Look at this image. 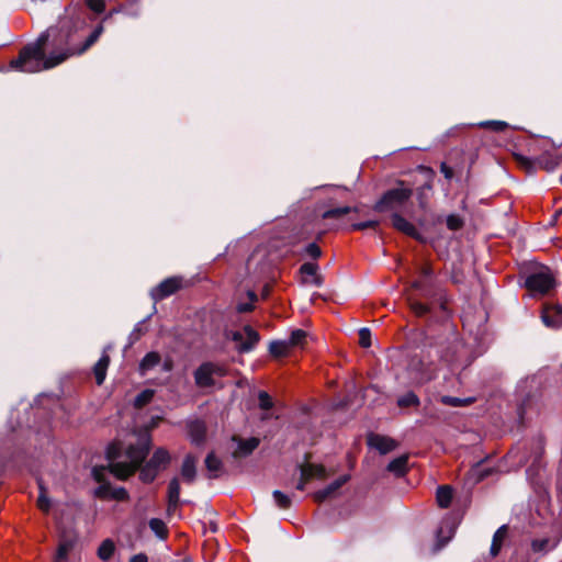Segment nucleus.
Listing matches in <instances>:
<instances>
[{"label": "nucleus", "mask_w": 562, "mask_h": 562, "mask_svg": "<svg viewBox=\"0 0 562 562\" xmlns=\"http://www.w3.org/2000/svg\"><path fill=\"white\" fill-rule=\"evenodd\" d=\"M175 497H176V479H172L169 483V510L173 509L176 506Z\"/></svg>", "instance_id": "09e8293b"}, {"label": "nucleus", "mask_w": 562, "mask_h": 562, "mask_svg": "<svg viewBox=\"0 0 562 562\" xmlns=\"http://www.w3.org/2000/svg\"><path fill=\"white\" fill-rule=\"evenodd\" d=\"M196 475V458L189 454L184 458L182 467H181V476L182 479L191 483L195 479Z\"/></svg>", "instance_id": "412c9836"}, {"label": "nucleus", "mask_w": 562, "mask_h": 562, "mask_svg": "<svg viewBox=\"0 0 562 562\" xmlns=\"http://www.w3.org/2000/svg\"><path fill=\"white\" fill-rule=\"evenodd\" d=\"M407 462L408 457L401 456L389 463L387 470L398 476H402L407 472Z\"/></svg>", "instance_id": "cd10ccee"}, {"label": "nucleus", "mask_w": 562, "mask_h": 562, "mask_svg": "<svg viewBox=\"0 0 562 562\" xmlns=\"http://www.w3.org/2000/svg\"><path fill=\"white\" fill-rule=\"evenodd\" d=\"M259 407L263 411H268L273 407V401L266 391L258 393Z\"/></svg>", "instance_id": "a19ab883"}, {"label": "nucleus", "mask_w": 562, "mask_h": 562, "mask_svg": "<svg viewBox=\"0 0 562 562\" xmlns=\"http://www.w3.org/2000/svg\"><path fill=\"white\" fill-rule=\"evenodd\" d=\"M153 396H154V391H151V390H145V391L140 392L134 400V406L136 408L144 407L146 404H148L153 400Z\"/></svg>", "instance_id": "4c0bfd02"}, {"label": "nucleus", "mask_w": 562, "mask_h": 562, "mask_svg": "<svg viewBox=\"0 0 562 562\" xmlns=\"http://www.w3.org/2000/svg\"><path fill=\"white\" fill-rule=\"evenodd\" d=\"M37 504H38V507L43 512H48V509L50 507V501L46 496L45 490H44V487L42 485H40V495H38Z\"/></svg>", "instance_id": "37998d69"}, {"label": "nucleus", "mask_w": 562, "mask_h": 562, "mask_svg": "<svg viewBox=\"0 0 562 562\" xmlns=\"http://www.w3.org/2000/svg\"><path fill=\"white\" fill-rule=\"evenodd\" d=\"M176 292V277H170L150 291L151 299L157 302Z\"/></svg>", "instance_id": "dca6fc26"}, {"label": "nucleus", "mask_w": 562, "mask_h": 562, "mask_svg": "<svg viewBox=\"0 0 562 562\" xmlns=\"http://www.w3.org/2000/svg\"><path fill=\"white\" fill-rule=\"evenodd\" d=\"M130 562H148V559H147L146 554L138 553V554L133 555L130 559Z\"/></svg>", "instance_id": "3c124183"}, {"label": "nucleus", "mask_w": 562, "mask_h": 562, "mask_svg": "<svg viewBox=\"0 0 562 562\" xmlns=\"http://www.w3.org/2000/svg\"><path fill=\"white\" fill-rule=\"evenodd\" d=\"M392 225L395 229L412 238H415L417 240L422 239V235L419 234L415 225L397 213L392 215Z\"/></svg>", "instance_id": "4468645a"}, {"label": "nucleus", "mask_w": 562, "mask_h": 562, "mask_svg": "<svg viewBox=\"0 0 562 562\" xmlns=\"http://www.w3.org/2000/svg\"><path fill=\"white\" fill-rule=\"evenodd\" d=\"M349 481V475H342L336 481H334L331 484H329L327 487L319 490L314 493L313 497L314 501L317 503H323L328 497H330L337 490H339L344 484H346Z\"/></svg>", "instance_id": "f3484780"}, {"label": "nucleus", "mask_w": 562, "mask_h": 562, "mask_svg": "<svg viewBox=\"0 0 562 562\" xmlns=\"http://www.w3.org/2000/svg\"><path fill=\"white\" fill-rule=\"evenodd\" d=\"M446 224L450 231H459L463 227L464 222L459 215L450 214L446 220Z\"/></svg>", "instance_id": "58836bf2"}, {"label": "nucleus", "mask_w": 562, "mask_h": 562, "mask_svg": "<svg viewBox=\"0 0 562 562\" xmlns=\"http://www.w3.org/2000/svg\"><path fill=\"white\" fill-rule=\"evenodd\" d=\"M322 254L323 251L316 243L308 244L303 250V255L312 259H318Z\"/></svg>", "instance_id": "ea45409f"}, {"label": "nucleus", "mask_w": 562, "mask_h": 562, "mask_svg": "<svg viewBox=\"0 0 562 562\" xmlns=\"http://www.w3.org/2000/svg\"><path fill=\"white\" fill-rule=\"evenodd\" d=\"M205 468L209 479H217L222 475L224 468L220 458L214 452H210L205 458Z\"/></svg>", "instance_id": "aec40b11"}, {"label": "nucleus", "mask_w": 562, "mask_h": 562, "mask_svg": "<svg viewBox=\"0 0 562 562\" xmlns=\"http://www.w3.org/2000/svg\"><path fill=\"white\" fill-rule=\"evenodd\" d=\"M286 341L290 345L291 349L296 347H303L306 341V331H304L303 329H295L291 333Z\"/></svg>", "instance_id": "72a5a7b5"}, {"label": "nucleus", "mask_w": 562, "mask_h": 562, "mask_svg": "<svg viewBox=\"0 0 562 562\" xmlns=\"http://www.w3.org/2000/svg\"><path fill=\"white\" fill-rule=\"evenodd\" d=\"M150 435L148 427L130 434L125 441L114 442L106 450L108 467H94L93 479L100 483L95 494L100 497H111L123 501L127 492L123 487H111L105 483V472H110L120 480L132 475L149 452Z\"/></svg>", "instance_id": "f03ea898"}, {"label": "nucleus", "mask_w": 562, "mask_h": 562, "mask_svg": "<svg viewBox=\"0 0 562 562\" xmlns=\"http://www.w3.org/2000/svg\"><path fill=\"white\" fill-rule=\"evenodd\" d=\"M440 402L448 406L462 407V406L471 405L474 402V398L473 397L459 398V397H454V396L445 395L440 398Z\"/></svg>", "instance_id": "473e14b6"}, {"label": "nucleus", "mask_w": 562, "mask_h": 562, "mask_svg": "<svg viewBox=\"0 0 562 562\" xmlns=\"http://www.w3.org/2000/svg\"><path fill=\"white\" fill-rule=\"evenodd\" d=\"M408 301H409V307L416 316L422 317V316L427 315L430 312L429 305L422 303L414 299H409Z\"/></svg>", "instance_id": "c9c22d12"}, {"label": "nucleus", "mask_w": 562, "mask_h": 562, "mask_svg": "<svg viewBox=\"0 0 562 562\" xmlns=\"http://www.w3.org/2000/svg\"><path fill=\"white\" fill-rule=\"evenodd\" d=\"M109 363H110V358L106 355V349H104L103 355L101 356V358L99 359V361L95 363V366L93 368V372H94V376H95V381H97L98 385H101L104 382Z\"/></svg>", "instance_id": "4be33fe9"}, {"label": "nucleus", "mask_w": 562, "mask_h": 562, "mask_svg": "<svg viewBox=\"0 0 562 562\" xmlns=\"http://www.w3.org/2000/svg\"><path fill=\"white\" fill-rule=\"evenodd\" d=\"M453 491L449 485H441L437 488L436 501L439 507L448 508L451 505Z\"/></svg>", "instance_id": "b1692460"}, {"label": "nucleus", "mask_w": 562, "mask_h": 562, "mask_svg": "<svg viewBox=\"0 0 562 562\" xmlns=\"http://www.w3.org/2000/svg\"><path fill=\"white\" fill-rule=\"evenodd\" d=\"M239 312H250L252 311V304H241L238 306Z\"/></svg>", "instance_id": "864d4df0"}, {"label": "nucleus", "mask_w": 562, "mask_h": 562, "mask_svg": "<svg viewBox=\"0 0 562 562\" xmlns=\"http://www.w3.org/2000/svg\"><path fill=\"white\" fill-rule=\"evenodd\" d=\"M210 530H211L212 532H216V531H217V525H216L215 522H212V521H211V522H210Z\"/></svg>", "instance_id": "4d7b16f0"}, {"label": "nucleus", "mask_w": 562, "mask_h": 562, "mask_svg": "<svg viewBox=\"0 0 562 562\" xmlns=\"http://www.w3.org/2000/svg\"><path fill=\"white\" fill-rule=\"evenodd\" d=\"M299 272L302 276V283H312L316 286H321L323 284V278L318 273L317 263L305 262L300 267Z\"/></svg>", "instance_id": "ddd939ff"}, {"label": "nucleus", "mask_w": 562, "mask_h": 562, "mask_svg": "<svg viewBox=\"0 0 562 562\" xmlns=\"http://www.w3.org/2000/svg\"><path fill=\"white\" fill-rule=\"evenodd\" d=\"M225 338L234 341L236 350L240 353L252 350L260 340L258 331L249 325L241 330H225Z\"/></svg>", "instance_id": "423d86ee"}, {"label": "nucleus", "mask_w": 562, "mask_h": 562, "mask_svg": "<svg viewBox=\"0 0 562 562\" xmlns=\"http://www.w3.org/2000/svg\"><path fill=\"white\" fill-rule=\"evenodd\" d=\"M187 435L191 442L200 446L206 439V424L203 419L192 418L186 423Z\"/></svg>", "instance_id": "9d476101"}, {"label": "nucleus", "mask_w": 562, "mask_h": 562, "mask_svg": "<svg viewBox=\"0 0 562 562\" xmlns=\"http://www.w3.org/2000/svg\"><path fill=\"white\" fill-rule=\"evenodd\" d=\"M367 443L381 454H386L397 447V442L393 438L373 432L368 435Z\"/></svg>", "instance_id": "9b49d317"}, {"label": "nucleus", "mask_w": 562, "mask_h": 562, "mask_svg": "<svg viewBox=\"0 0 562 562\" xmlns=\"http://www.w3.org/2000/svg\"><path fill=\"white\" fill-rule=\"evenodd\" d=\"M160 361V357L157 352H148L139 363L140 374H146L149 370L156 367Z\"/></svg>", "instance_id": "c756f323"}, {"label": "nucleus", "mask_w": 562, "mask_h": 562, "mask_svg": "<svg viewBox=\"0 0 562 562\" xmlns=\"http://www.w3.org/2000/svg\"><path fill=\"white\" fill-rule=\"evenodd\" d=\"M403 182H400V187L387 190L373 206L376 212L394 211L402 207L413 195L411 188L403 187Z\"/></svg>", "instance_id": "20e7f679"}, {"label": "nucleus", "mask_w": 562, "mask_h": 562, "mask_svg": "<svg viewBox=\"0 0 562 562\" xmlns=\"http://www.w3.org/2000/svg\"><path fill=\"white\" fill-rule=\"evenodd\" d=\"M559 539H550V538H542V539H535L531 542V549L536 553H547L550 550L554 549L558 546Z\"/></svg>", "instance_id": "393cba45"}, {"label": "nucleus", "mask_w": 562, "mask_h": 562, "mask_svg": "<svg viewBox=\"0 0 562 562\" xmlns=\"http://www.w3.org/2000/svg\"><path fill=\"white\" fill-rule=\"evenodd\" d=\"M307 480H306V476L303 477L301 474H300V479H299V482L297 484L295 485V488L299 490V491H304L305 488V485L307 484Z\"/></svg>", "instance_id": "603ef678"}, {"label": "nucleus", "mask_w": 562, "mask_h": 562, "mask_svg": "<svg viewBox=\"0 0 562 562\" xmlns=\"http://www.w3.org/2000/svg\"><path fill=\"white\" fill-rule=\"evenodd\" d=\"M273 498H274L277 506L281 509H288L292 505L291 497L280 491L273 492Z\"/></svg>", "instance_id": "e433bc0d"}, {"label": "nucleus", "mask_w": 562, "mask_h": 562, "mask_svg": "<svg viewBox=\"0 0 562 562\" xmlns=\"http://www.w3.org/2000/svg\"><path fill=\"white\" fill-rule=\"evenodd\" d=\"M300 473L303 477L306 476L307 482L313 479H325L326 470L322 464L306 463L300 465Z\"/></svg>", "instance_id": "6ab92c4d"}, {"label": "nucleus", "mask_w": 562, "mask_h": 562, "mask_svg": "<svg viewBox=\"0 0 562 562\" xmlns=\"http://www.w3.org/2000/svg\"><path fill=\"white\" fill-rule=\"evenodd\" d=\"M496 472L495 468L492 467H485L482 462L476 463L474 467L471 468L469 471V480L473 483H480L486 477L493 475Z\"/></svg>", "instance_id": "a211bd4d"}, {"label": "nucleus", "mask_w": 562, "mask_h": 562, "mask_svg": "<svg viewBox=\"0 0 562 562\" xmlns=\"http://www.w3.org/2000/svg\"><path fill=\"white\" fill-rule=\"evenodd\" d=\"M249 296H250V299H251V300H256V299H257L256 294H255V293H252V292H251V293H249Z\"/></svg>", "instance_id": "bf43d9fd"}, {"label": "nucleus", "mask_w": 562, "mask_h": 562, "mask_svg": "<svg viewBox=\"0 0 562 562\" xmlns=\"http://www.w3.org/2000/svg\"><path fill=\"white\" fill-rule=\"evenodd\" d=\"M114 550V542L111 539H105L98 549V557L102 561H108L112 558Z\"/></svg>", "instance_id": "2f4dec72"}, {"label": "nucleus", "mask_w": 562, "mask_h": 562, "mask_svg": "<svg viewBox=\"0 0 562 562\" xmlns=\"http://www.w3.org/2000/svg\"><path fill=\"white\" fill-rule=\"evenodd\" d=\"M70 544L69 543H60L57 550L55 562H65L67 559V554L69 552Z\"/></svg>", "instance_id": "a18cd8bd"}, {"label": "nucleus", "mask_w": 562, "mask_h": 562, "mask_svg": "<svg viewBox=\"0 0 562 562\" xmlns=\"http://www.w3.org/2000/svg\"><path fill=\"white\" fill-rule=\"evenodd\" d=\"M413 370L416 371L415 380L419 384L427 383L435 379L438 371L434 363L429 362L425 366L423 361L418 362V367L417 364H413Z\"/></svg>", "instance_id": "2eb2a0df"}, {"label": "nucleus", "mask_w": 562, "mask_h": 562, "mask_svg": "<svg viewBox=\"0 0 562 562\" xmlns=\"http://www.w3.org/2000/svg\"><path fill=\"white\" fill-rule=\"evenodd\" d=\"M359 345L363 348L371 346V331L368 328H361L359 330Z\"/></svg>", "instance_id": "c03bdc74"}, {"label": "nucleus", "mask_w": 562, "mask_h": 562, "mask_svg": "<svg viewBox=\"0 0 562 562\" xmlns=\"http://www.w3.org/2000/svg\"><path fill=\"white\" fill-rule=\"evenodd\" d=\"M432 267L426 262L419 268L420 279L412 282L411 288L420 291L424 297H430L432 294V288L428 280L432 277Z\"/></svg>", "instance_id": "1a4fd4ad"}, {"label": "nucleus", "mask_w": 562, "mask_h": 562, "mask_svg": "<svg viewBox=\"0 0 562 562\" xmlns=\"http://www.w3.org/2000/svg\"><path fill=\"white\" fill-rule=\"evenodd\" d=\"M177 539H178V547L187 543V541H188L187 537L183 533H179V532H178Z\"/></svg>", "instance_id": "5fc2aeb1"}, {"label": "nucleus", "mask_w": 562, "mask_h": 562, "mask_svg": "<svg viewBox=\"0 0 562 562\" xmlns=\"http://www.w3.org/2000/svg\"><path fill=\"white\" fill-rule=\"evenodd\" d=\"M524 285L532 297H543L555 289L557 276L548 266L535 265L526 272Z\"/></svg>", "instance_id": "7ed1b4c3"}, {"label": "nucleus", "mask_w": 562, "mask_h": 562, "mask_svg": "<svg viewBox=\"0 0 562 562\" xmlns=\"http://www.w3.org/2000/svg\"><path fill=\"white\" fill-rule=\"evenodd\" d=\"M541 319L547 327L558 329L562 326V306L544 304Z\"/></svg>", "instance_id": "f8f14e48"}, {"label": "nucleus", "mask_w": 562, "mask_h": 562, "mask_svg": "<svg viewBox=\"0 0 562 562\" xmlns=\"http://www.w3.org/2000/svg\"><path fill=\"white\" fill-rule=\"evenodd\" d=\"M440 171L443 173L445 178L450 180L453 177V170L446 162L440 165Z\"/></svg>", "instance_id": "8fccbe9b"}, {"label": "nucleus", "mask_w": 562, "mask_h": 562, "mask_svg": "<svg viewBox=\"0 0 562 562\" xmlns=\"http://www.w3.org/2000/svg\"><path fill=\"white\" fill-rule=\"evenodd\" d=\"M158 420H160V417H151V424H150V427H155L158 423Z\"/></svg>", "instance_id": "13d9d810"}, {"label": "nucleus", "mask_w": 562, "mask_h": 562, "mask_svg": "<svg viewBox=\"0 0 562 562\" xmlns=\"http://www.w3.org/2000/svg\"><path fill=\"white\" fill-rule=\"evenodd\" d=\"M291 350L286 340H274L269 346V352L274 358L286 357Z\"/></svg>", "instance_id": "a878e982"}, {"label": "nucleus", "mask_w": 562, "mask_h": 562, "mask_svg": "<svg viewBox=\"0 0 562 562\" xmlns=\"http://www.w3.org/2000/svg\"><path fill=\"white\" fill-rule=\"evenodd\" d=\"M378 226H379V221L370 220V221L360 222V223H352L349 226V231H364L367 228L375 229Z\"/></svg>", "instance_id": "79ce46f5"}, {"label": "nucleus", "mask_w": 562, "mask_h": 562, "mask_svg": "<svg viewBox=\"0 0 562 562\" xmlns=\"http://www.w3.org/2000/svg\"><path fill=\"white\" fill-rule=\"evenodd\" d=\"M168 460L169 456L165 450H157L149 460V462L146 464V467L142 469L140 479L144 482H151L156 476L157 470L160 467H165Z\"/></svg>", "instance_id": "6e6552de"}, {"label": "nucleus", "mask_w": 562, "mask_h": 562, "mask_svg": "<svg viewBox=\"0 0 562 562\" xmlns=\"http://www.w3.org/2000/svg\"><path fill=\"white\" fill-rule=\"evenodd\" d=\"M149 529L160 540H165L168 537V528L165 521L160 518H151L148 521Z\"/></svg>", "instance_id": "c85d7f7f"}, {"label": "nucleus", "mask_w": 562, "mask_h": 562, "mask_svg": "<svg viewBox=\"0 0 562 562\" xmlns=\"http://www.w3.org/2000/svg\"><path fill=\"white\" fill-rule=\"evenodd\" d=\"M227 374V367L216 362H204L194 371V381L198 387L206 389L216 385V379Z\"/></svg>", "instance_id": "39448f33"}, {"label": "nucleus", "mask_w": 562, "mask_h": 562, "mask_svg": "<svg viewBox=\"0 0 562 562\" xmlns=\"http://www.w3.org/2000/svg\"><path fill=\"white\" fill-rule=\"evenodd\" d=\"M259 446V439L252 437L247 440H240L234 457L250 454Z\"/></svg>", "instance_id": "bb28decb"}, {"label": "nucleus", "mask_w": 562, "mask_h": 562, "mask_svg": "<svg viewBox=\"0 0 562 562\" xmlns=\"http://www.w3.org/2000/svg\"><path fill=\"white\" fill-rule=\"evenodd\" d=\"M484 127H490L493 131L502 132L507 127V123L503 121H490L482 124Z\"/></svg>", "instance_id": "de8ad7c7"}, {"label": "nucleus", "mask_w": 562, "mask_h": 562, "mask_svg": "<svg viewBox=\"0 0 562 562\" xmlns=\"http://www.w3.org/2000/svg\"><path fill=\"white\" fill-rule=\"evenodd\" d=\"M517 164L525 168L528 172L536 170L537 168H541L544 170H553L559 165L558 157H554L552 154H543L537 158H529L521 154L514 155Z\"/></svg>", "instance_id": "0eeeda50"}, {"label": "nucleus", "mask_w": 562, "mask_h": 562, "mask_svg": "<svg viewBox=\"0 0 562 562\" xmlns=\"http://www.w3.org/2000/svg\"><path fill=\"white\" fill-rule=\"evenodd\" d=\"M87 5L97 13H101L105 9L104 0H87Z\"/></svg>", "instance_id": "49530a36"}, {"label": "nucleus", "mask_w": 562, "mask_h": 562, "mask_svg": "<svg viewBox=\"0 0 562 562\" xmlns=\"http://www.w3.org/2000/svg\"><path fill=\"white\" fill-rule=\"evenodd\" d=\"M178 562H193V560L191 559V557L184 555L180 560L178 559Z\"/></svg>", "instance_id": "6e6d98bb"}, {"label": "nucleus", "mask_w": 562, "mask_h": 562, "mask_svg": "<svg viewBox=\"0 0 562 562\" xmlns=\"http://www.w3.org/2000/svg\"><path fill=\"white\" fill-rule=\"evenodd\" d=\"M508 533V527L506 525L501 526L494 533L492 546H491V555L496 557L498 555L503 542L505 541Z\"/></svg>", "instance_id": "5701e85b"}, {"label": "nucleus", "mask_w": 562, "mask_h": 562, "mask_svg": "<svg viewBox=\"0 0 562 562\" xmlns=\"http://www.w3.org/2000/svg\"><path fill=\"white\" fill-rule=\"evenodd\" d=\"M396 403L401 408L418 407L420 405V400L414 392L411 391L400 396Z\"/></svg>", "instance_id": "7c9ffc66"}, {"label": "nucleus", "mask_w": 562, "mask_h": 562, "mask_svg": "<svg viewBox=\"0 0 562 562\" xmlns=\"http://www.w3.org/2000/svg\"><path fill=\"white\" fill-rule=\"evenodd\" d=\"M85 23V18L77 5L67 8L58 25L49 27L36 42L23 47L19 57L11 60L10 67L23 72H38L56 67L72 55L85 53L103 32V27L98 26L77 48L71 45L72 32L81 29Z\"/></svg>", "instance_id": "f257e3e1"}, {"label": "nucleus", "mask_w": 562, "mask_h": 562, "mask_svg": "<svg viewBox=\"0 0 562 562\" xmlns=\"http://www.w3.org/2000/svg\"><path fill=\"white\" fill-rule=\"evenodd\" d=\"M351 211H355L357 212V209H351L349 206H342V207H335V209H330V210H327L323 213L322 217L323 218H336V220H339V218H342L345 215L349 214Z\"/></svg>", "instance_id": "f704fd0d"}]
</instances>
